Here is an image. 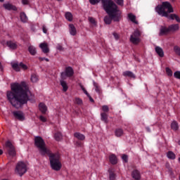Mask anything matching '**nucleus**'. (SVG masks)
I'll list each match as a JSON object with an SVG mask.
<instances>
[{
	"instance_id": "obj_13",
	"label": "nucleus",
	"mask_w": 180,
	"mask_h": 180,
	"mask_svg": "<svg viewBox=\"0 0 180 180\" xmlns=\"http://www.w3.org/2000/svg\"><path fill=\"white\" fill-rule=\"evenodd\" d=\"M69 32L71 36H75L77 34V28L74 24L69 25Z\"/></svg>"
},
{
	"instance_id": "obj_41",
	"label": "nucleus",
	"mask_w": 180,
	"mask_h": 180,
	"mask_svg": "<svg viewBox=\"0 0 180 180\" xmlns=\"http://www.w3.org/2000/svg\"><path fill=\"white\" fill-rule=\"evenodd\" d=\"M166 72L169 77H172V70L169 68H166Z\"/></svg>"
},
{
	"instance_id": "obj_7",
	"label": "nucleus",
	"mask_w": 180,
	"mask_h": 180,
	"mask_svg": "<svg viewBox=\"0 0 180 180\" xmlns=\"http://www.w3.org/2000/svg\"><path fill=\"white\" fill-rule=\"evenodd\" d=\"M5 148L9 155L11 157H15L16 155V150H15V147L12 143L9 141H7L5 144Z\"/></svg>"
},
{
	"instance_id": "obj_35",
	"label": "nucleus",
	"mask_w": 180,
	"mask_h": 180,
	"mask_svg": "<svg viewBox=\"0 0 180 180\" xmlns=\"http://www.w3.org/2000/svg\"><path fill=\"white\" fill-rule=\"evenodd\" d=\"M31 81L34 83L37 82V81H39V76H37V75H32Z\"/></svg>"
},
{
	"instance_id": "obj_11",
	"label": "nucleus",
	"mask_w": 180,
	"mask_h": 180,
	"mask_svg": "<svg viewBox=\"0 0 180 180\" xmlns=\"http://www.w3.org/2000/svg\"><path fill=\"white\" fill-rule=\"evenodd\" d=\"M1 44L5 46V44H6V46L8 47H9V49H11V50H16V49H18V44H16L15 41H3L1 42Z\"/></svg>"
},
{
	"instance_id": "obj_2",
	"label": "nucleus",
	"mask_w": 180,
	"mask_h": 180,
	"mask_svg": "<svg viewBox=\"0 0 180 180\" xmlns=\"http://www.w3.org/2000/svg\"><path fill=\"white\" fill-rule=\"evenodd\" d=\"M155 12L160 16H168V13H174V8H172V5L171 3L168 1H163L162 5H158L155 8Z\"/></svg>"
},
{
	"instance_id": "obj_29",
	"label": "nucleus",
	"mask_w": 180,
	"mask_h": 180,
	"mask_svg": "<svg viewBox=\"0 0 180 180\" xmlns=\"http://www.w3.org/2000/svg\"><path fill=\"white\" fill-rule=\"evenodd\" d=\"M171 127L172 130L176 131L178 129H179V125L176 121H173L171 124Z\"/></svg>"
},
{
	"instance_id": "obj_20",
	"label": "nucleus",
	"mask_w": 180,
	"mask_h": 180,
	"mask_svg": "<svg viewBox=\"0 0 180 180\" xmlns=\"http://www.w3.org/2000/svg\"><path fill=\"white\" fill-rule=\"evenodd\" d=\"M74 136L77 140H81L82 141L85 140V135L79 133V132H76L74 134Z\"/></svg>"
},
{
	"instance_id": "obj_46",
	"label": "nucleus",
	"mask_w": 180,
	"mask_h": 180,
	"mask_svg": "<svg viewBox=\"0 0 180 180\" xmlns=\"http://www.w3.org/2000/svg\"><path fill=\"white\" fill-rule=\"evenodd\" d=\"M122 159L124 162H127V161H129V158L127 157V155H123Z\"/></svg>"
},
{
	"instance_id": "obj_3",
	"label": "nucleus",
	"mask_w": 180,
	"mask_h": 180,
	"mask_svg": "<svg viewBox=\"0 0 180 180\" xmlns=\"http://www.w3.org/2000/svg\"><path fill=\"white\" fill-rule=\"evenodd\" d=\"M49 157V161L51 165V168L53 171H60L63 165L60 161V155L58 153H48Z\"/></svg>"
},
{
	"instance_id": "obj_40",
	"label": "nucleus",
	"mask_w": 180,
	"mask_h": 180,
	"mask_svg": "<svg viewBox=\"0 0 180 180\" xmlns=\"http://www.w3.org/2000/svg\"><path fill=\"white\" fill-rule=\"evenodd\" d=\"M102 110H103V112H104V113H108V112H109V106L103 105L102 106Z\"/></svg>"
},
{
	"instance_id": "obj_60",
	"label": "nucleus",
	"mask_w": 180,
	"mask_h": 180,
	"mask_svg": "<svg viewBox=\"0 0 180 180\" xmlns=\"http://www.w3.org/2000/svg\"><path fill=\"white\" fill-rule=\"evenodd\" d=\"M4 1H5V0H0V2H4Z\"/></svg>"
},
{
	"instance_id": "obj_32",
	"label": "nucleus",
	"mask_w": 180,
	"mask_h": 180,
	"mask_svg": "<svg viewBox=\"0 0 180 180\" xmlns=\"http://www.w3.org/2000/svg\"><path fill=\"white\" fill-rule=\"evenodd\" d=\"M128 18L131 20V22H133V23L137 24L138 22L136 21V15H133V13H129Z\"/></svg>"
},
{
	"instance_id": "obj_24",
	"label": "nucleus",
	"mask_w": 180,
	"mask_h": 180,
	"mask_svg": "<svg viewBox=\"0 0 180 180\" xmlns=\"http://www.w3.org/2000/svg\"><path fill=\"white\" fill-rule=\"evenodd\" d=\"M65 18L68 20V22H72L74 17L72 16V13L70 12H66L65 14Z\"/></svg>"
},
{
	"instance_id": "obj_21",
	"label": "nucleus",
	"mask_w": 180,
	"mask_h": 180,
	"mask_svg": "<svg viewBox=\"0 0 180 180\" xmlns=\"http://www.w3.org/2000/svg\"><path fill=\"white\" fill-rule=\"evenodd\" d=\"M169 32H176V30H179V25L174 24L169 26Z\"/></svg>"
},
{
	"instance_id": "obj_48",
	"label": "nucleus",
	"mask_w": 180,
	"mask_h": 180,
	"mask_svg": "<svg viewBox=\"0 0 180 180\" xmlns=\"http://www.w3.org/2000/svg\"><path fill=\"white\" fill-rule=\"evenodd\" d=\"M112 35L114 36V38L115 39V40H119V34L116 32H113Z\"/></svg>"
},
{
	"instance_id": "obj_26",
	"label": "nucleus",
	"mask_w": 180,
	"mask_h": 180,
	"mask_svg": "<svg viewBox=\"0 0 180 180\" xmlns=\"http://www.w3.org/2000/svg\"><path fill=\"white\" fill-rule=\"evenodd\" d=\"M20 16L21 22H22V23H27L28 20L27 15H26L25 13H21Z\"/></svg>"
},
{
	"instance_id": "obj_4",
	"label": "nucleus",
	"mask_w": 180,
	"mask_h": 180,
	"mask_svg": "<svg viewBox=\"0 0 180 180\" xmlns=\"http://www.w3.org/2000/svg\"><path fill=\"white\" fill-rule=\"evenodd\" d=\"M34 143L41 155H46V154L50 153V150L46 147V143L44 142V140H43V138L41 136L35 137Z\"/></svg>"
},
{
	"instance_id": "obj_18",
	"label": "nucleus",
	"mask_w": 180,
	"mask_h": 180,
	"mask_svg": "<svg viewBox=\"0 0 180 180\" xmlns=\"http://www.w3.org/2000/svg\"><path fill=\"white\" fill-rule=\"evenodd\" d=\"M39 108L40 112H41V113H46V112H47V106L46 105V104L43 103H40L39 105Z\"/></svg>"
},
{
	"instance_id": "obj_9",
	"label": "nucleus",
	"mask_w": 180,
	"mask_h": 180,
	"mask_svg": "<svg viewBox=\"0 0 180 180\" xmlns=\"http://www.w3.org/2000/svg\"><path fill=\"white\" fill-rule=\"evenodd\" d=\"M74 75V70L71 67H68L65 68V71L61 73V78L65 79V77H72Z\"/></svg>"
},
{
	"instance_id": "obj_14",
	"label": "nucleus",
	"mask_w": 180,
	"mask_h": 180,
	"mask_svg": "<svg viewBox=\"0 0 180 180\" xmlns=\"http://www.w3.org/2000/svg\"><path fill=\"white\" fill-rule=\"evenodd\" d=\"M4 8L7 11H16V6L11 4L10 3H6L4 4Z\"/></svg>"
},
{
	"instance_id": "obj_49",
	"label": "nucleus",
	"mask_w": 180,
	"mask_h": 180,
	"mask_svg": "<svg viewBox=\"0 0 180 180\" xmlns=\"http://www.w3.org/2000/svg\"><path fill=\"white\" fill-rule=\"evenodd\" d=\"M115 1L117 4V5H123V0H115Z\"/></svg>"
},
{
	"instance_id": "obj_27",
	"label": "nucleus",
	"mask_w": 180,
	"mask_h": 180,
	"mask_svg": "<svg viewBox=\"0 0 180 180\" xmlns=\"http://www.w3.org/2000/svg\"><path fill=\"white\" fill-rule=\"evenodd\" d=\"M169 32V27L167 28L165 27H162L160 32V35L162 36L164 34H167Z\"/></svg>"
},
{
	"instance_id": "obj_38",
	"label": "nucleus",
	"mask_w": 180,
	"mask_h": 180,
	"mask_svg": "<svg viewBox=\"0 0 180 180\" xmlns=\"http://www.w3.org/2000/svg\"><path fill=\"white\" fill-rule=\"evenodd\" d=\"M75 103H76L77 105H82V99L79 98H76L75 99Z\"/></svg>"
},
{
	"instance_id": "obj_10",
	"label": "nucleus",
	"mask_w": 180,
	"mask_h": 180,
	"mask_svg": "<svg viewBox=\"0 0 180 180\" xmlns=\"http://www.w3.org/2000/svg\"><path fill=\"white\" fill-rule=\"evenodd\" d=\"M13 115L15 119H17L19 122H25V120H26L25 113L22 111H14L13 112Z\"/></svg>"
},
{
	"instance_id": "obj_23",
	"label": "nucleus",
	"mask_w": 180,
	"mask_h": 180,
	"mask_svg": "<svg viewBox=\"0 0 180 180\" xmlns=\"http://www.w3.org/2000/svg\"><path fill=\"white\" fill-rule=\"evenodd\" d=\"M81 89L83 91L84 94H85V95H86V96H88V98H89L90 102H94V98H92V97L91 96V95H89L88 94V91H86V89H85V87H84V86L80 85Z\"/></svg>"
},
{
	"instance_id": "obj_54",
	"label": "nucleus",
	"mask_w": 180,
	"mask_h": 180,
	"mask_svg": "<svg viewBox=\"0 0 180 180\" xmlns=\"http://www.w3.org/2000/svg\"><path fill=\"white\" fill-rule=\"evenodd\" d=\"M42 30L44 33L46 34L47 33V28H46V26H43Z\"/></svg>"
},
{
	"instance_id": "obj_57",
	"label": "nucleus",
	"mask_w": 180,
	"mask_h": 180,
	"mask_svg": "<svg viewBox=\"0 0 180 180\" xmlns=\"http://www.w3.org/2000/svg\"><path fill=\"white\" fill-rule=\"evenodd\" d=\"M0 70H4V68L2 67V64L0 63Z\"/></svg>"
},
{
	"instance_id": "obj_43",
	"label": "nucleus",
	"mask_w": 180,
	"mask_h": 180,
	"mask_svg": "<svg viewBox=\"0 0 180 180\" xmlns=\"http://www.w3.org/2000/svg\"><path fill=\"white\" fill-rule=\"evenodd\" d=\"M174 50L176 54H178V56H180V48L179 46H174Z\"/></svg>"
},
{
	"instance_id": "obj_5",
	"label": "nucleus",
	"mask_w": 180,
	"mask_h": 180,
	"mask_svg": "<svg viewBox=\"0 0 180 180\" xmlns=\"http://www.w3.org/2000/svg\"><path fill=\"white\" fill-rule=\"evenodd\" d=\"M121 13H122L120 12V11H119V9H117V6H116V10H115V13H112V15L108 13L109 15V16H105L104 18L105 23L106 25H110V23H112V20H114V22H119V20H120Z\"/></svg>"
},
{
	"instance_id": "obj_51",
	"label": "nucleus",
	"mask_w": 180,
	"mask_h": 180,
	"mask_svg": "<svg viewBox=\"0 0 180 180\" xmlns=\"http://www.w3.org/2000/svg\"><path fill=\"white\" fill-rule=\"evenodd\" d=\"M115 174L110 173V180H115Z\"/></svg>"
},
{
	"instance_id": "obj_52",
	"label": "nucleus",
	"mask_w": 180,
	"mask_h": 180,
	"mask_svg": "<svg viewBox=\"0 0 180 180\" xmlns=\"http://www.w3.org/2000/svg\"><path fill=\"white\" fill-rule=\"evenodd\" d=\"M22 4L23 5H27L29 4V0H22Z\"/></svg>"
},
{
	"instance_id": "obj_34",
	"label": "nucleus",
	"mask_w": 180,
	"mask_h": 180,
	"mask_svg": "<svg viewBox=\"0 0 180 180\" xmlns=\"http://www.w3.org/2000/svg\"><path fill=\"white\" fill-rule=\"evenodd\" d=\"M115 136L117 137H120V136H123V129H117L115 130Z\"/></svg>"
},
{
	"instance_id": "obj_53",
	"label": "nucleus",
	"mask_w": 180,
	"mask_h": 180,
	"mask_svg": "<svg viewBox=\"0 0 180 180\" xmlns=\"http://www.w3.org/2000/svg\"><path fill=\"white\" fill-rule=\"evenodd\" d=\"M174 19H175V20H176V22L180 23V18H179V17L178 15H176H176L174 17Z\"/></svg>"
},
{
	"instance_id": "obj_47",
	"label": "nucleus",
	"mask_w": 180,
	"mask_h": 180,
	"mask_svg": "<svg viewBox=\"0 0 180 180\" xmlns=\"http://www.w3.org/2000/svg\"><path fill=\"white\" fill-rule=\"evenodd\" d=\"M39 120H41V122H43L44 123L47 122V119L42 115L39 116Z\"/></svg>"
},
{
	"instance_id": "obj_58",
	"label": "nucleus",
	"mask_w": 180,
	"mask_h": 180,
	"mask_svg": "<svg viewBox=\"0 0 180 180\" xmlns=\"http://www.w3.org/2000/svg\"><path fill=\"white\" fill-rule=\"evenodd\" d=\"M146 130H148V131H150V128H146Z\"/></svg>"
},
{
	"instance_id": "obj_56",
	"label": "nucleus",
	"mask_w": 180,
	"mask_h": 180,
	"mask_svg": "<svg viewBox=\"0 0 180 180\" xmlns=\"http://www.w3.org/2000/svg\"><path fill=\"white\" fill-rule=\"evenodd\" d=\"M4 154V150H2L1 149H0V155H2Z\"/></svg>"
},
{
	"instance_id": "obj_37",
	"label": "nucleus",
	"mask_w": 180,
	"mask_h": 180,
	"mask_svg": "<svg viewBox=\"0 0 180 180\" xmlns=\"http://www.w3.org/2000/svg\"><path fill=\"white\" fill-rule=\"evenodd\" d=\"M94 86L95 88L96 92L99 93L101 89H99V86L98 85V83L95 82V81L93 82Z\"/></svg>"
},
{
	"instance_id": "obj_30",
	"label": "nucleus",
	"mask_w": 180,
	"mask_h": 180,
	"mask_svg": "<svg viewBox=\"0 0 180 180\" xmlns=\"http://www.w3.org/2000/svg\"><path fill=\"white\" fill-rule=\"evenodd\" d=\"M167 157L169 158V160H175L176 158L175 153H174L172 151L167 152Z\"/></svg>"
},
{
	"instance_id": "obj_59",
	"label": "nucleus",
	"mask_w": 180,
	"mask_h": 180,
	"mask_svg": "<svg viewBox=\"0 0 180 180\" xmlns=\"http://www.w3.org/2000/svg\"><path fill=\"white\" fill-rule=\"evenodd\" d=\"M56 1H58V2H61V1H63V0H56Z\"/></svg>"
},
{
	"instance_id": "obj_33",
	"label": "nucleus",
	"mask_w": 180,
	"mask_h": 180,
	"mask_svg": "<svg viewBox=\"0 0 180 180\" xmlns=\"http://www.w3.org/2000/svg\"><path fill=\"white\" fill-rule=\"evenodd\" d=\"M11 65L13 70H15V71H20V68L18 63H11Z\"/></svg>"
},
{
	"instance_id": "obj_17",
	"label": "nucleus",
	"mask_w": 180,
	"mask_h": 180,
	"mask_svg": "<svg viewBox=\"0 0 180 180\" xmlns=\"http://www.w3.org/2000/svg\"><path fill=\"white\" fill-rule=\"evenodd\" d=\"M131 176L135 180H139L141 178L140 172H139L138 170H134L131 173Z\"/></svg>"
},
{
	"instance_id": "obj_12",
	"label": "nucleus",
	"mask_w": 180,
	"mask_h": 180,
	"mask_svg": "<svg viewBox=\"0 0 180 180\" xmlns=\"http://www.w3.org/2000/svg\"><path fill=\"white\" fill-rule=\"evenodd\" d=\"M39 48L45 54L50 51V49H49V44H47L46 42L41 43L39 44Z\"/></svg>"
},
{
	"instance_id": "obj_31",
	"label": "nucleus",
	"mask_w": 180,
	"mask_h": 180,
	"mask_svg": "<svg viewBox=\"0 0 180 180\" xmlns=\"http://www.w3.org/2000/svg\"><path fill=\"white\" fill-rule=\"evenodd\" d=\"M101 117L102 122H104V123H108V114H106V112H101Z\"/></svg>"
},
{
	"instance_id": "obj_55",
	"label": "nucleus",
	"mask_w": 180,
	"mask_h": 180,
	"mask_svg": "<svg viewBox=\"0 0 180 180\" xmlns=\"http://www.w3.org/2000/svg\"><path fill=\"white\" fill-rule=\"evenodd\" d=\"M77 146L81 147V146H82V143H81V142H77Z\"/></svg>"
},
{
	"instance_id": "obj_22",
	"label": "nucleus",
	"mask_w": 180,
	"mask_h": 180,
	"mask_svg": "<svg viewBox=\"0 0 180 180\" xmlns=\"http://www.w3.org/2000/svg\"><path fill=\"white\" fill-rule=\"evenodd\" d=\"M124 77H129V78H136V75L130 71H125L123 73Z\"/></svg>"
},
{
	"instance_id": "obj_15",
	"label": "nucleus",
	"mask_w": 180,
	"mask_h": 180,
	"mask_svg": "<svg viewBox=\"0 0 180 180\" xmlns=\"http://www.w3.org/2000/svg\"><path fill=\"white\" fill-rule=\"evenodd\" d=\"M28 51L31 56H36V54H37V50H36V47L33 46V45L28 46Z\"/></svg>"
},
{
	"instance_id": "obj_1",
	"label": "nucleus",
	"mask_w": 180,
	"mask_h": 180,
	"mask_svg": "<svg viewBox=\"0 0 180 180\" xmlns=\"http://www.w3.org/2000/svg\"><path fill=\"white\" fill-rule=\"evenodd\" d=\"M11 91L13 92L7 91V99L12 106L16 109L22 108V105H25L28 101H30L32 93L29 90L26 82L11 84Z\"/></svg>"
},
{
	"instance_id": "obj_36",
	"label": "nucleus",
	"mask_w": 180,
	"mask_h": 180,
	"mask_svg": "<svg viewBox=\"0 0 180 180\" xmlns=\"http://www.w3.org/2000/svg\"><path fill=\"white\" fill-rule=\"evenodd\" d=\"M175 15H176V14H170L169 15V13H167V16H163V18H167L169 20H174V19H175Z\"/></svg>"
},
{
	"instance_id": "obj_19",
	"label": "nucleus",
	"mask_w": 180,
	"mask_h": 180,
	"mask_svg": "<svg viewBox=\"0 0 180 180\" xmlns=\"http://www.w3.org/2000/svg\"><path fill=\"white\" fill-rule=\"evenodd\" d=\"M60 82L61 86L63 87V91L64 92H67V91H68V85L67 84V82L64 81L63 79H61Z\"/></svg>"
},
{
	"instance_id": "obj_44",
	"label": "nucleus",
	"mask_w": 180,
	"mask_h": 180,
	"mask_svg": "<svg viewBox=\"0 0 180 180\" xmlns=\"http://www.w3.org/2000/svg\"><path fill=\"white\" fill-rule=\"evenodd\" d=\"M19 65H20V68H22L23 70H27V65H26L25 63H20Z\"/></svg>"
},
{
	"instance_id": "obj_25",
	"label": "nucleus",
	"mask_w": 180,
	"mask_h": 180,
	"mask_svg": "<svg viewBox=\"0 0 180 180\" xmlns=\"http://www.w3.org/2000/svg\"><path fill=\"white\" fill-rule=\"evenodd\" d=\"M109 158L111 164L112 165L117 164V158L116 157L115 155H113V154L110 155Z\"/></svg>"
},
{
	"instance_id": "obj_61",
	"label": "nucleus",
	"mask_w": 180,
	"mask_h": 180,
	"mask_svg": "<svg viewBox=\"0 0 180 180\" xmlns=\"http://www.w3.org/2000/svg\"><path fill=\"white\" fill-rule=\"evenodd\" d=\"M179 161L180 162V158H179Z\"/></svg>"
},
{
	"instance_id": "obj_16",
	"label": "nucleus",
	"mask_w": 180,
	"mask_h": 180,
	"mask_svg": "<svg viewBox=\"0 0 180 180\" xmlns=\"http://www.w3.org/2000/svg\"><path fill=\"white\" fill-rule=\"evenodd\" d=\"M155 53L159 56V57H164V50L161 49L160 46H155Z\"/></svg>"
},
{
	"instance_id": "obj_39",
	"label": "nucleus",
	"mask_w": 180,
	"mask_h": 180,
	"mask_svg": "<svg viewBox=\"0 0 180 180\" xmlns=\"http://www.w3.org/2000/svg\"><path fill=\"white\" fill-rule=\"evenodd\" d=\"M89 21L90 22V23H91L92 25H96V21L95 20V18H92V17H89Z\"/></svg>"
},
{
	"instance_id": "obj_6",
	"label": "nucleus",
	"mask_w": 180,
	"mask_h": 180,
	"mask_svg": "<svg viewBox=\"0 0 180 180\" xmlns=\"http://www.w3.org/2000/svg\"><path fill=\"white\" fill-rule=\"evenodd\" d=\"M15 172L17 175L22 176L27 172V166L23 162H18L15 166Z\"/></svg>"
},
{
	"instance_id": "obj_28",
	"label": "nucleus",
	"mask_w": 180,
	"mask_h": 180,
	"mask_svg": "<svg viewBox=\"0 0 180 180\" xmlns=\"http://www.w3.org/2000/svg\"><path fill=\"white\" fill-rule=\"evenodd\" d=\"M54 139L56 140V141H61L63 140V134L61 132H57L54 135Z\"/></svg>"
},
{
	"instance_id": "obj_50",
	"label": "nucleus",
	"mask_w": 180,
	"mask_h": 180,
	"mask_svg": "<svg viewBox=\"0 0 180 180\" xmlns=\"http://www.w3.org/2000/svg\"><path fill=\"white\" fill-rule=\"evenodd\" d=\"M39 60H40V61H47V62H49V58H41V57H39Z\"/></svg>"
},
{
	"instance_id": "obj_42",
	"label": "nucleus",
	"mask_w": 180,
	"mask_h": 180,
	"mask_svg": "<svg viewBox=\"0 0 180 180\" xmlns=\"http://www.w3.org/2000/svg\"><path fill=\"white\" fill-rule=\"evenodd\" d=\"M174 78H176L177 79H180V71H176L174 73Z\"/></svg>"
},
{
	"instance_id": "obj_8",
	"label": "nucleus",
	"mask_w": 180,
	"mask_h": 180,
	"mask_svg": "<svg viewBox=\"0 0 180 180\" xmlns=\"http://www.w3.org/2000/svg\"><path fill=\"white\" fill-rule=\"evenodd\" d=\"M140 31L136 30L130 37V41L132 42L133 44H139V43H140Z\"/></svg>"
},
{
	"instance_id": "obj_45",
	"label": "nucleus",
	"mask_w": 180,
	"mask_h": 180,
	"mask_svg": "<svg viewBox=\"0 0 180 180\" xmlns=\"http://www.w3.org/2000/svg\"><path fill=\"white\" fill-rule=\"evenodd\" d=\"M56 49L59 50V51H64V48L60 44H58Z\"/></svg>"
}]
</instances>
